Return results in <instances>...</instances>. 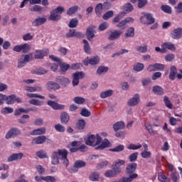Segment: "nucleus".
<instances>
[{"label": "nucleus", "mask_w": 182, "mask_h": 182, "mask_svg": "<svg viewBox=\"0 0 182 182\" xmlns=\"http://www.w3.org/2000/svg\"><path fill=\"white\" fill-rule=\"evenodd\" d=\"M68 154H69V152L65 149H58L53 152L51 155V164L56 166L57 164H59V160H60L63 166L68 167V166H69Z\"/></svg>", "instance_id": "obj_1"}, {"label": "nucleus", "mask_w": 182, "mask_h": 182, "mask_svg": "<svg viewBox=\"0 0 182 182\" xmlns=\"http://www.w3.org/2000/svg\"><path fill=\"white\" fill-rule=\"evenodd\" d=\"M85 144L92 147H97L102 143V136L99 134H91L85 139Z\"/></svg>", "instance_id": "obj_2"}, {"label": "nucleus", "mask_w": 182, "mask_h": 182, "mask_svg": "<svg viewBox=\"0 0 182 182\" xmlns=\"http://www.w3.org/2000/svg\"><path fill=\"white\" fill-rule=\"evenodd\" d=\"M33 59V54H23L20 56L18 60L17 68L18 69H22L23 66L28 63V62H31Z\"/></svg>", "instance_id": "obj_3"}, {"label": "nucleus", "mask_w": 182, "mask_h": 182, "mask_svg": "<svg viewBox=\"0 0 182 182\" xmlns=\"http://www.w3.org/2000/svg\"><path fill=\"white\" fill-rule=\"evenodd\" d=\"M140 22L144 25H153L156 22V19L151 13H143L140 17Z\"/></svg>", "instance_id": "obj_4"}, {"label": "nucleus", "mask_w": 182, "mask_h": 182, "mask_svg": "<svg viewBox=\"0 0 182 182\" xmlns=\"http://www.w3.org/2000/svg\"><path fill=\"white\" fill-rule=\"evenodd\" d=\"M14 52H22L23 53H28L31 50V45L28 43L15 46L13 48Z\"/></svg>", "instance_id": "obj_5"}, {"label": "nucleus", "mask_w": 182, "mask_h": 182, "mask_svg": "<svg viewBox=\"0 0 182 182\" xmlns=\"http://www.w3.org/2000/svg\"><path fill=\"white\" fill-rule=\"evenodd\" d=\"M99 62H100V57L96 55L91 58L87 57L84 60L83 63L85 66H88L89 65H92V66H95V65H98Z\"/></svg>", "instance_id": "obj_6"}, {"label": "nucleus", "mask_w": 182, "mask_h": 182, "mask_svg": "<svg viewBox=\"0 0 182 182\" xmlns=\"http://www.w3.org/2000/svg\"><path fill=\"white\" fill-rule=\"evenodd\" d=\"M123 35V31L120 30H111L109 31V41H116Z\"/></svg>", "instance_id": "obj_7"}, {"label": "nucleus", "mask_w": 182, "mask_h": 182, "mask_svg": "<svg viewBox=\"0 0 182 182\" xmlns=\"http://www.w3.org/2000/svg\"><path fill=\"white\" fill-rule=\"evenodd\" d=\"M4 100H6L7 105H14L15 102H17V103H22V99L16 97L15 95H11L10 96L5 95L4 101Z\"/></svg>", "instance_id": "obj_8"}, {"label": "nucleus", "mask_w": 182, "mask_h": 182, "mask_svg": "<svg viewBox=\"0 0 182 182\" xmlns=\"http://www.w3.org/2000/svg\"><path fill=\"white\" fill-rule=\"evenodd\" d=\"M140 103V95L138 94H135L128 101L127 105L129 107H134V106H137Z\"/></svg>", "instance_id": "obj_9"}, {"label": "nucleus", "mask_w": 182, "mask_h": 182, "mask_svg": "<svg viewBox=\"0 0 182 182\" xmlns=\"http://www.w3.org/2000/svg\"><path fill=\"white\" fill-rule=\"evenodd\" d=\"M73 86H77L79 85V80L85 77L84 72H77L73 75Z\"/></svg>", "instance_id": "obj_10"}, {"label": "nucleus", "mask_w": 182, "mask_h": 182, "mask_svg": "<svg viewBox=\"0 0 182 182\" xmlns=\"http://www.w3.org/2000/svg\"><path fill=\"white\" fill-rule=\"evenodd\" d=\"M120 173V169H115L112 167V169L107 170L104 174L105 177L107 178H113V177H116L117 174Z\"/></svg>", "instance_id": "obj_11"}, {"label": "nucleus", "mask_w": 182, "mask_h": 182, "mask_svg": "<svg viewBox=\"0 0 182 182\" xmlns=\"http://www.w3.org/2000/svg\"><path fill=\"white\" fill-rule=\"evenodd\" d=\"M164 65L160 63L151 64L147 67L148 72H157V70H163Z\"/></svg>", "instance_id": "obj_12"}, {"label": "nucleus", "mask_w": 182, "mask_h": 182, "mask_svg": "<svg viewBox=\"0 0 182 182\" xmlns=\"http://www.w3.org/2000/svg\"><path fill=\"white\" fill-rule=\"evenodd\" d=\"M49 53V50L47 48L43 50H36L34 54L35 59H43L46 55Z\"/></svg>", "instance_id": "obj_13"}, {"label": "nucleus", "mask_w": 182, "mask_h": 182, "mask_svg": "<svg viewBox=\"0 0 182 182\" xmlns=\"http://www.w3.org/2000/svg\"><path fill=\"white\" fill-rule=\"evenodd\" d=\"M20 133L21 130L18 129L17 128H13L6 133V134L5 135V139H6V140H9V139L16 137V136L19 135Z\"/></svg>", "instance_id": "obj_14"}, {"label": "nucleus", "mask_w": 182, "mask_h": 182, "mask_svg": "<svg viewBox=\"0 0 182 182\" xmlns=\"http://www.w3.org/2000/svg\"><path fill=\"white\" fill-rule=\"evenodd\" d=\"M181 36H182L181 27L175 28L171 32V37L172 38V39L178 40V39H180Z\"/></svg>", "instance_id": "obj_15"}, {"label": "nucleus", "mask_w": 182, "mask_h": 182, "mask_svg": "<svg viewBox=\"0 0 182 182\" xmlns=\"http://www.w3.org/2000/svg\"><path fill=\"white\" fill-rule=\"evenodd\" d=\"M121 11H123L121 12V14H124V16H126L127 14H130L132 11H133V5L130 3L124 4L123 6L120 7Z\"/></svg>", "instance_id": "obj_16"}, {"label": "nucleus", "mask_w": 182, "mask_h": 182, "mask_svg": "<svg viewBox=\"0 0 182 182\" xmlns=\"http://www.w3.org/2000/svg\"><path fill=\"white\" fill-rule=\"evenodd\" d=\"M112 144L110 141L107 139H105L102 141H101V144L97 145L95 149L96 150H105V149H107V147H110Z\"/></svg>", "instance_id": "obj_17"}, {"label": "nucleus", "mask_w": 182, "mask_h": 182, "mask_svg": "<svg viewBox=\"0 0 182 182\" xmlns=\"http://www.w3.org/2000/svg\"><path fill=\"white\" fill-rule=\"evenodd\" d=\"M23 157V153L13 154L7 159L9 163H12V161H18V160H22Z\"/></svg>", "instance_id": "obj_18"}, {"label": "nucleus", "mask_w": 182, "mask_h": 182, "mask_svg": "<svg viewBox=\"0 0 182 182\" xmlns=\"http://www.w3.org/2000/svg\"><path fill=\"white\" fill-rule=\"evenodd\" d=\"M46 87L48 90H59V89H60V85L53 81H49L46 84Z\"/></svg>", "instance_id": "obj_19"}, {"label": "nucleus", "mask_w": 182, "mask_h": 182, "mask_svg": "<svg viewBox=\"0 0 182 182\" xmlns=\"http://www.w3.org/2000/svg\"><path fill=\"white\" fill-rule=\"evenodd\" d=\"M48 105L54 110H63V109H65V105L58 104V102L53 101H48Z\"/></svg>", "instance_id": "obj_20"}, {"label": "nucleus", "mask_w": 182, "mask_h": 182, "mask_svg": "<svg viewBox=\"0 0 182 182\" xmlns=\"http://www.w3.org/2000/svg\"><path fill=\"white\" fill-rule=\"evenodd\" d=\"M46 133V127H41L38 128L37 129L33 130L30 134L31 136H42V134H45Z\"/></svg>", "instance_id": "obj_21"}, {"label": "nucleus", "mask_w": 182, "mask_h": 182, "mask_svg": "<svg viewBox=\"0 0 182 182\" xmlns=\"http://www.w3.org/2000/svg\"><path fill=\"white\" fill-rule=\"evenodd\" d=\"M126 164V161L122 160V159H118L114 163V166L112 167L115 169L119 170V173H122V166H124Z\"/></svg>", "instance_id": "obj_22"}, {"label": "nucleus", "mask_w": 182, "mask_h": 182, "mask_svg": "<svg viewBox=\"0 0 182 182\" xmlns=\"http://www.w3.org/2000/svg\"><path fill=\"white\" fill-rule=\"evenodd\" d=\"M55 82H57L58 83H60V85L64 87L68 86V85L70 83V80L65 77H58L55 80Z\"/></svg>", "instance_id": "obj_23"}, {"label": "nucleus", "mask_w": 182, "mask_h": 182, "mask_svg": "<svg viewBox=\"0 0 182 182\" xmlns=\"http://www.w3.org/2000/svg\"><path fill=\"white\" fill-rule=\"evenodd\" d=\"M46 141V137L45 136H38L34 138L31 141V143L32 144H42L45 143Z\"/></svg>", "instance_id": "obj_24"}, {"label": "nucleus", "mask_w": 182, "mask_h": 182, "mask_svg": "<svg viewBox=\"0 0 182 182\" xmlns=\"http://www.w3.org/2000/svg\"><path fill=\"white\" fill-rule=\"evenodd\" d=\"M85 166H86V162L81 160H78L75 161L74 164V168H73L74 172L76 173L78 168H82Z\"/></svg>", "instance_id": "obj_25"}, {"label": "nucleus", "mask_w": 182, "mask_h": 182, "mask_svg": "<svg viewBox=\"0 0 182 182\" xmlns=\"http://www.w3.org/2000/svg\"><path fill=\"white\" fill-rule=\"evenodd\" d=\"M46 22V18L45 17H38L33 22V26H40V25H43Z\"/></svg>", "instance_id": "obj_26"}, {"label": "nucleus", "mask_w": 182, "mask_h": 182, "mask_svg": "<svg viewBox=\"0 0 182 182\" xmlns=\"http://www.w3.org/2000/svg\"><path fill=\"white\" fill-rule=\"evenodd\" d=\"M137 173H132L129 177H123L119 179V182H132L134 178H137Z\"/></svg>", "instance_id": "obj_27"}, {"label": "nucleus", "mask_w": 182, "mask_h": 182, "mask_svg": "<svg viewBox=\"0 0 182 182\" xmlns=\"http://www.w3.org/2000/svg\"><path fill=\"white\" fill-rule=\"evenodd\" d=\"M152 92L154 93V95L161 96L164 93V90L163 89V87L159 85H155L152 87Z\"/></svg>", "instance_id": "obj_28"}, {"label": "nucleus", "mask_w": 182, "mask_h": 182, "mask_svg": "<svg viewBox=\"0 0 182 182\" xmlns=\"http://www.w3.org/2000/svg\"><path fill=\"white\" fill-rule=\"evenodd\" d=\"M136 168H137V164H130L127 166L126 168L127 174H132V173H134V171H136Z\"/></svg>", "instance_id": "obj_29"}, {"label": "nucleus", "mask_w": 182, "mask_h": 182, "mask_svg": "<svg viewBox=\"0 0 182 182\" xmlns=\"http://www.w3.org/2000/svg\"><path fill=\"white\" fill-rule=\"evenodd\" d=\"M124 122L122 121H119L114 124L113 129L114 132H119V130H122V129H124Z\"/></svg>", "instance_id": "obj_30"}, {"label": "nucleus", "mask_w": 182, "mask_h": 182, "mask_svg": "<svg viewBox=\"0 0 182 182\" xmlns=\"http://www.w3.org/2000/svg\"><path fill=\"white\" fill-rule=\"evenodd\" d=\"M112 95H113V90H107L101 92L100 97L101 99H106L107 97H110Z\"/></svg>", "instance_id": "obj_31"}, {"label": "nucleus", "mask_w": 182, "mask_h": 182, "mask_svg": "<svg viewBox=\"0 0 182 182\" xmlns=\"http://www.w3.org/2000/svg\"><path fill=\"white\" fill-rule=\"evenodd\" d=\"M86 127V121L85 119H79L76 123V128L77 130H83Z\"/></svg>", "instance_id": "obj_32"}, {"label": "nucleus", "mask_w": 182, "mask_h": 182, "mask_svg": "<svg viewBox=\"0 0 182 182\" xmlns=\"http://www.w3.org/2000/svg\"><path fill=\"white\" fill-rule=\"evenodd\" d=\"M26 95L27 96V97H29V99H41V100H43L45 99V96L43 95H41L39 94H36V93H26Z\"/></svg>", "instance_id": "obj_33"}, {"label": "nucleus", "mask_w": 182, "mask_h": 182, "mask_svg": "<svg viewBox=\"0 0 182 182\" xmlns=\"http://www.w3.org/2000/svg\"><path fill=\"white\" fill-rule=\"evenodd\" d=\"M162 48H164L165 50H167L166 49H168L169 50H176V46L170 42L164 43Z\"/></svg>", "instance_id": "obj_34"}, {"label": "nucleus", "mask_w": 182, "mask_h": 182, "mask_svg": "<svg viewBox=\"0 0 182 182\" xmlns=\"http://www.w3.org/2000/svg\"><path fill=\"white\" fill-rule=\"evenodd\" d=\"M109 70V67L101 65L97 70V75H106Z\"/></svg>", "instance_id": "obj_35"}, {"label": "nucleus", "mask_w": 182, "mask_h": 182, "mask_svg": "<svg viewBox=\"0 0 182 182\" xmlns=\"http://www.w3.org/2000/svg\"><path fill=\"white\" fill-rule=\"evenodd\" d=\"M95 11L98 16H100L103 12V4L100 3L97 4L95 8Z\"/></svg>", "instance_id": "obj_36"}, {"label": "nucleus", "mask_w": 182, "mask_h": 182, "mask_svg": "<svg viewBox=\"0 0 182 182\" xmlns=\"http://www.w3.org/2000/svg\"><path fill=\"white\" fill-rule=\"evenodd\" d=\"M50 21H59L60 19V15L56 11L53 10L50 15Z\"/></svg>", "instance_id": "obj_37"}, {"label": "nucleus", "mask_w": 182, "mask_h": 182, "mask_svg": "<svg viewBox=\"0 0 182 182\" xmlns=\"http://www.w3.org/2000/svg\"><path fill=\"white\" fill-rule=\"evenodd\" d=\"M31 73H33L34 75H45L46 73H48V70L45 68H36L31 70Z\"/></svg>", "instance_id": "obj_38"}, {"label": "nucleus", "mask_w": 182, "mask_h": 182, "mask_svg": "<svg viewBox=\"0 0 182 182\" xmlns=\"http://www.w3.org/2000/svg\"><path fill=\"white\" fill-rule=\"evenodd\" d=\"M133 69L134 72H136V73L141 72V70L144 69V64L141 63H136V64L134 65Z\"/></svg>", "instance_id": "obj_39"}, {"label": "nucleus", "mask_w": 182, "mask_h": 182, "mask_svg": "<svg viewBox=\"0 0 182 182\" xmlns=\"http://www.w3.org/2000/svg\"><path fill=\"white\" fill-rule=\"evenodd\" d=\"M29 103L33 105V106H43V101L38 99H31Z\"/></svg>", "instance_id": "obj_40"}, {"label": "nucleus", "mask_w": 182, "mask_h": 182, "mask_svg": "<svg viewBox=\"0 0 182 182\" xmlns=\"http://www.w3.org/2000/svg\"><path fill=\"white\" fill-rule=\"evenodd\" d=\"M109 166V161L104 160L97 164L96 168L97 170H102V168H105Z\"/></svg>", "instance_id": "obj_41"}, {"label": "nucleus", "mask_w": 182, "mask_h": 182, "mask_svg": "<svg viewBox=\"0 0 182 182\" xmlns=\"http://www.w3.org/2000/svg\"><path fill=\"white\" fill-rule=\"evenodd\" d=\"M176 75H177V68H176V67L174 66H172L171 68L169 79H171V80H174V79H176Z\"/></svg>", "instance_id": "obj_42"}, {"label": "nucleus", "mask_w": 182, "mask_h": 182, "mask_svg": "<svg viewBox=\"0 0 182 182\" xmlns=\"http://www.w3.org/2000/svg\"><path fill=\"white\" fill-rule=\"evenodd\" d=\"M145 127L151 136H155L156 132L153 130V127L151 124H150V123H145Z\"/></svg>", "instance_id": "obj_43"}, {"label": "nucleus", "mask_w": 182, "mask_h": 182, "mask_svg": "<svg viewBox=\"0 0 182 182\" xmlns=\"http://www.w3.org/2000/svg\"><path fill=\"white\" fill-rule=\"evenodd\" d=\"M124 13L120 12L112 20L114 23H119L120 22L121 19H123L124 18Z\"/></svg>", "instance_id": "obj_44"}, {"label": "nucleus", "mask_w": 182, "mask_h": 182, "mask_svg": "<svg viewBox=\"0 0 182 182\" xmlns=\"http://www.w3.org/2000/svg\"><path fill=\"white\" fill-rule=\"evenodd\" d=\"M61 123L66 124L69 122V114L66 112H63L60 115Z\"/></svg>", "instance_id": "obj_45"}, {"label": "nucleus", "mask_w": 182, "mask_h": 182, "mask_svg": "<svg viewBox=\"0 0 182 182\" xmlns=\"http://www.w3.org/2000/svg\"><path fill=\"white\" fill-rule=\"evenodd\" d=\"M86 35L88 41H90L95 38V31H93L91 28H87Z\"/></svg>", "instance_id": "obj_46"}, {"label": "nucleus", "mask_w": 182, "mask_h": 182, "mask_svg": "<svg viewBox=\"0 0 182 182\" xmlns=\"http://www.w3.org/2000/svg\"><path fill=\"white\" fill-rule=\"evenodd\" d=\"M126 38H133L134 36V28L131 27L127 30L124 36Z\"/></svg>", "instance_id": "obj_47"}, {"label": "nucleus", "mask_w": 182, "mask_h": 182, "mask_svg": "<svg viewBox=\"0 0 182 182\" xmlns=\"http://www.w3.org/2000/svg\"><path fill=\"white\" fill-rule=\"evenodd\" d=\"M22 113H29V110L25 109L23 107H21V108L15 109V111H14L15 116H19V115L22 114Z\"/></svg>", "instance_id": "obj_48"}, {"label": "nucleus", "mask_w": 182, "mask_h": 182, "mask_svg": "<svg viewBox=\"0 0 182 182\" xmlns=\"http://www.w3.org/2000/svg\"><path fill=\"white\" fill-rule=\"evenodd\" d=\"M136 52H139V53H146L147 46L146 45L138 46L136 47Z\"/></svg>", "instance_id": "obj_49"}, {"label": "nucleus", "mask_w": 182, "mask_h": 182, "mask_svg": "<svg viewBox=\"0 0 182 182\" xmlns=\"http://www.w3.org/2000/svg\"><path fill=\"white\" fill-rule=\"evenodd\" d=\"M1 114H9L10 113H14V108L6 107L1 110Z\"/></svg>", "instance_id": "obj_50"}, {"label": "nucleus", "mask_w": 182, "mask_h": 182, "mask_svg": "<svg viewBox=\"0 0 182 182\" xmlns=\"http://www.w3.org/2000/svg\"><path fill=\"white\" fill-rule=\"evenodd\" d=\"M100 177V175L96 172H94L90 174L89 178L90 181H99V178Z\"/></svg>", "instance_id": "obj_51"}, {"label": "nucleus", "mask_w": 182, "mask_h": 182, "mask_svg": "<svg viewBox=\"0 0 182 182\" xmlns=\"http://www.w3.org/2000/svg\"><path fill=\"white\" fill-rule=\"evenodd\" d=\"M164 102L165 106H166L168 109H173V104H171V102L168 99V97L167 96L164 97Z\"/></svg>", "instance_id": "obj_52"}, {"label": "nucleus", "mask_w": 182, "mask_h": 182, "mask_svg": "<svg viewBox=\"0 0 182 182\" xmlns=\"http://www.w3.org/2000/svg\"><path fill=\"white\" fill-rule=\"evenodd\" d=\"M29 10L31 12H43V8L38 5L33 6V7H30Z\"/></svg>", "instance_id": "obj_53"}, {"label": "nucleus", "mask_w": 182, "mask_h": 182, "mask_svg": "<svg viewBox=\"0 0 182 182\" xmlns=\"http://www.w3.org/2000/svg\"><path fill=\"white\" fill-rule=\"evenodd\" d=\"M36 156L39 159H48V154H46V152H45V151H43V150H40V151H37Z\"/></svg>", "instance_id": "obj_54"}, {"label": "nucleus", "mask_w": 182, "mask_h": 182, "mask_svg": "<svg viewBox=\"0 0 182 182\" xmlns=\"http://www.w3.org/2000/svg\"><path fill=\"white\" fill-rule=\"evenodd\" d=\"M114 15V12L113 11H108L102 16V18L105 21H107L109 18H112Z\"/></svg>", "instance_id": "obj_55"}, {"label": "nucleus", "mask_w": 182, "mask_h": 182, "mask_svg": "<svg viewBox=\"0 0 182 182\" xmlns=\"http://www.w3.org/2000/svg\"><path fill=\"white\" fill-rule=\"evenodd\" d=\"M124 150V145H118L113 149H109V151H113L115 153H119V151H123Z\"/></svg>", "instance_id": "obj_56"}, {"label": "nucleus", "mask_w": 182, "mask_h": 182, "mask_svg": "<svg viewBox=\"0 0 182 182\" xmlns=\"http://www.w3.org/2000/svg\"><path fill=\"white\" fill-rule=\"evenodd\" d=\"M158 179L159 180V181H161V182H170L171 181L170 178H166V175H164V173H159Z\"/></svg>", "instance_id": "obj_57"}, {"label": "nucleus", "mask_w": 182, "mask_h": 182, "mask_svg": "<svg viewBox=\"0 0 182 182\" xmlns=\"http://www.w3.org/2000/svg\"><path fill=\"white\" fill-rule=\"evenodd\" d=\"M60 68L61 69V72L65 73V72H67L69 68H70V65L67 64L66 63H60Z\"/></svg>", "instance_id": "obj_58"}, {"label": "nucleus", "mask_w": 182, "mask_h": 182, "mask_svg": "<svg viewBox=\"0 0 182 182\" xmlns=\"http://www.w3.org/2000/svg\"><path fill=\"white\" fill-rule=\"evenodd\" d=\"M35 168L40 176H43V174H45V168L41 165H36Z\"/></svg>", "instance_id": "obj_59"}, {"label": "nucleus", "mask_w": 182, "mask_h": 182, "mask_svg": "<svg viewBox=\"0 0 182 182\" xmlns=\"http://www.w3.org/2000/svg\"><path fill=\"white\" fill-rule=\"evenodd\" d=\"M141 156L142 159H150V157H151V152L147 150H144L141 153Z\"/></svg>", "instance_id": "obj_60"}, {"label": "nucleus", "mask_w": 182, "mask_h": 182, "mask_svg": "<svg viewBox=\"0 0 182 182\" xmlns=\"http://www.w3.org/2000/svg\"><path fill=\"white\" fill-rule=\"evenodd\" d=\"M83 43L85 53H87L88 55L90 54V46L89 45V42H87L86 40H83Z\"/></svg>", "instance_id": "obj_61"}, {"label": "nucleus", "mask_w": 182, "mask_h": 182, "mask_svg": "<svg viewBox=\"0 0 182 182\" xmlns=\"http://www.w3.org/2000/svg\"><path fill=\"white\" fill-rule=\"evenodd\" d=\"M161 9L163 11V12H165V14H171L172 12L171 8L168 5L161 6Z\"/></svg>", "instance_id": "obj_62"}, {"label": "nucleus", "mask_w": 182, "mask_h": 182, "mask_svg": "<svg viewBox=\"0 0 182 182\" xmlns=\"http://www.w3.org/2000/svg\"><path fill=\"white\" fill-rule=\"evenodd\" d=\"M128 150H139L141 149V144H131L127 146Z\"/></svg>", "instance_id": "obj_63"}, {"label": "nucleus", "mask_w": 182, "mask_h": 182, "mask_svg": "<svg viewBox=\"0 0 182 182\" xmlns=\"http://www.w3.org/2000/svg\"><path fill=\"white\" fill-rule=\"evenodd\" d=\"M33 34L31 33H27L23 36V40L25 41H32L33 39Z\"/></svg>", "instance_id": "obj_64"}]
</instances>
